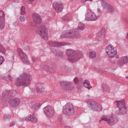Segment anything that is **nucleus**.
I'll use <instances>...</instances> for the list:
<instances>
[{"label": "nucleus", "mask_w": 128, "mask_h": 128, "mask_svg": "<svg viewBox=\"0 0 128 128\" xmlns=\"http://www.w3.org/2000/svg\"><path fill=\"white\" fill-rule=\"evenodd\" d=\"M32 80V76L30 73H23L16 78L15 84L16 86H28Z\"/></svg>", "instance_id": "1"}, {"label": "nucleus", "mask_w": 128, "mask_h": 128, "mask_svg": "<svg viewBox=\"0 0 128 128\" xmlns=\"http://www.w3.org/2000/svg\"><path fill=\"white\" fill-rule=\"evenodd\" d=\"M61 38H80V34L74 29L67 30L63 32L60 36Z\"/></svg>", "instance_id": "2"}, {"label": "nucleus", "mask_w": 128, "mask_h": 128, "mask_svg": "<svg viewBox=\"0 0 128 128\" xmlns=\"http://www.w3.org/2000/svg\"><path fill=\"white\" fill-rule=\"evenodd\" d=\"M66 56H68V60L69 62H71V64L76 62H78V60H80V55L76 54V51L72 49L66 50Z\"/></svg>", "instance_id": "3"}, {"label": "nucleus", "mask_w": 128, "mask_h": 128, "mask_svg": "<svg viewBox=\"0 0 128 128\" xmlns=\"http://www.w3.org/2000/svg\"><path fill=\"white\" fill-rule=\"evenodd\" d=\"M86 102L88 105L90 109L93 112H102V105L94 100H87Z\"/></svg>", "instance_id": "4"}, {"label": "nucleus", "mask_w": 128, "mask_h": 128, "mask_svg": "<svg viewBox=\"0 0 128 128\" xmlns=\"http://www.w3.org/2000/svg\"><path fill=\"white\" fill-rule=\"evenodd\" d=\"M41 68L47 72H56V66L52 62H44L43 63Z\"/></svg>", "instance_id": "5"}, {"label": "nucleus", "mask_w": 128, "mask_h": 128, "mask_svg": "<svg viewBox=\"0 0 128 128\" xmlns=\"http://www.w3.org/2000/svg\"><path fill=\"white\" fill-rule=\"evenodd\" d=\"M50 46V48L52 50V54H56V48H58V46H70V43L66 42H58L56 41L50 42L49 43Z\"/></svg>", "instance_id": "6"}, {"label": "nucleus", "mask_w": 128, "mask_h": 128, "mask_svg": "<svg viewBox=\"0 0 128 128\" xmlns=\"http://www.w3.org/2000/svg\"><path fill=\"white\" fill-rule=\"evenodd\" d=\"M16 94L17 93L16 90H5L2 94V100L4 102H8L10 98H14Z\"/></svg>", "instance_id": "7"}, {"label": "nucleus", "mask_w": 128, "mask_h": 128, "mask_svg": "<svg viewBox=\"0 0 128 128\" xmlns=\"http://www.w3.org/2000/svg\"><path fill=\"white\" fill-rule=\"evenodd\" d=\"M60 86L64 90L70 92V90H74V85L72 82L63 80L60 82Z\"/></svg>", "instance_id": "8"}, {"label": "nucleus", "mask_w": 128, "mask_h": 128, "mask_svg": "<svg viewBox=\"0 0 128 128\" xmlns=\"http://www.w3.org/2000/svg\"><path fill=\"white\" fill-rule=\"evenodd\" d=\"M63 112L66 116H74V108L72 104L67 103L63 106Z\"/></svg>", "instance_id": "9"}, {"label": "nucleus", "mask_w": 128, "mask_h": 128, "mask_svg": "<svg viewBox=\"0 0 128 128\" xmlns=\"http://www.w3.org/2000/svg\"><path fill=\"white\" fill-rule=\"evenodd\" d=\"M100 2L104 12H106L107 14H113V12H114V8L110 4H108L104 0L98 1L97 2Z\"/></svg>", "instance_id": "10"}, {"label": "nucleus", "mask_w": 128, "mask_h": 128, "mask_svg": "<svg viewBox=\"0 0 128 128\" xmlns=\"http://www.w3.org/2000/svg\"><path fill=\"white\" fill-rule=\"evenodd\" d=\"M106 52L107 56H108L111 58H114V56H116V54H118L116 48L112 46V44L108 45L106 47Z\"/></svg>", "instance_id": "11"}, {"label": "nucleus", "mask_w": 128, "mask_h": 128, "mask_svg": "<svg viewBox=\"0 0 128 128\" xmlns=\"http://www.w3.org/2000/svg\"><path fill=\"white\" fill-rule=\"evenodd\" d=\"M102 120H104V122H106L110 126H114L118 122V118L116 117V116L112 114L108 118H102L100 120V122H102Z\"/></svg>", "instance_id": "12"}, {"label": "nucleus", "mask_w": 128, "mask_h": 128, "mask_svg": "<svg viewBox=\"0 0 128 128\" xmlns=\"http://www.w3.org/2000/svg\"><path fill=\"white\" fill-rule=\"evenodd\" d=\"M116 106L120 110V114L124 116L128 112V110H126V102L124 100L121 101H116Z\"/></svg>", "instance_id": "13"}, {"label": "nucleus", "mask_w": 128, "mask_h": 128, "mask_svg": "<svg viewBox=\"0 0 128 128\" xmlns=\"http://www.w3.org/2000/svg\"><path fill=\"white\" fill-rule=\"evenodd\" d=\"M85 20L88 22H94L98 20V16H96L94 12H92L90 10H87L85 14Z\"/></svg>", "instance_id": "14"}, {"label": "nucleus", "mask_w": 128, "mask_h": 128, "mask_svg": "<svg viewBox=\"0 0 128 128\" xmlns=\"http://www.w3.org/2000/svg\"><path fill=\"white\" fill-rule=\"evenodd\" d=\"M38 34L42 38L46 40H48V29L46 28V27L45 26H40L38 29Z\"/></svg>", "instance_id": "15"}, {"label": "nucleus", "mask_w": 128, "mask_h": 128, "mask_svg": "<svg viewBox=\"0 0 128 128\" xmlns=\"http://www.w3.org/2000/svg\"><path fill=\"white\" fill-rule=\"evenodd\" d=\"M44 114L48 118H52L54 116V108L52 106H48L43 108Z\"/></svg>", "instance_id": "16"}, {"label": "nucleus", "mask_w": 128, "mask_h": 128, "mask_svg": "<svg viewBox=\"0 0 128 128\" xmlns=\"http://www.w3.org/2000/svg\"><path fill=\"white\" fill-rule=\"evenodd\" d=\"M17 52L18 53V54L24 64H30V60L28 58V56L24 52V51L22 50L20 48H18L17 49Z\"/></svg>", "instance_id": "17"}, {"label": "nucleus", "mask_w": 128, "mask_h": 128, "mask_svg": "<svg viewBox=\"0 0 128 128\" xmlns=\"http://www.w3.org/2000/svg\"><path fill=\"white\" fill-rule=\"evenodd\" d=\"M53 8L55 10L56 12L60 14L62 12L64 6H62V3L60 2H55L52 5Z\"/></svg>", "instance_id": "18"}, {"label": "nucleus", "mask_w": 128, "mask_h": 128, "mask_svg": "<svg viewBox=\"0 0 128 128\" xmlns=\"http://www.w3.org/2000/svg\"><path fill=\"white\" fill-rule=\"evenodd\" d=\"M4 12L0 10V30H2L4 28V24H6Z\"/></svg>", "instance_id": "19"}, {"label": "nucleus", "mask_w": 128, "mask_h": 128, "mask_svg": "<svg viewBox=\"0 0 128 128\" xmlns=\"http://www.w3.org/2000/svg\"><path fill=\"white\" fill-rule=\"evenodd\" d=\"M8 104L12 108H16L20 104V100L18 98H14L9 100Z\"/></svg>", "instance_id": "20"}, {"label": "nucleus", "mask_w": 128, "mask_h": 128, "mask_svg": "<svg viewBox=\"0 0 128 128\" xmlns=\"http://www.w3.org/2000/svg\"><path fill=\"white\" fill-rule=\"evenodd\" d=\"M104 36H106V29L102 28L98 32L96 38L98 40V42H100L102 40H104Z\"/></svg>", "instance_id": "21"}, {"label": "nucleus", "mask_w": 128, "mask_h": 128, "mask_svg": "<svg viewBox=\"0 0 128 128\" xmlns=\"http://www.w3.org/2000/svg\"><path fill=\"white\" fill-rule=\"evenodd\" d=\"M32 18L34 22H35V24H42V17H40V16L36 13H34L32 14Z\"/></svg>", "instance_id": "22"}, {"label": "nucleus", "mask_w": 128, "mask_h": 128, "mask_svg": "<svg viewBox=\"0 0 128 128\" xmlns=\"http://www.w3.org/2000/svg\"><path fill=\"white\" fill-rule=\"evenodd\" d=\"M128 63V58L127 56L120 58L117 61V64L118 66H122Z\"/></svg>", "instance_id": "23"}, {"label": "nucleus", "mask_w": 128, "mask_h": 128, "mask_svg": "<svg viewBox=\"0 0 128 128\" xmlns=\"http://www.w3.org/2000/svg\"><path fill=\"white\" fill-rule=\"evenodd\" d=\"M26 122H32L36 124L38 122V118L35 116H32L30 114V116H28L26 118Z\"/></svg>", "instance_id": "24"}, {"label": "nucleus", "mask_w": 128, "mask_h": 128, "mask_svg": "<svg viewBox=\"0 0 128 128\" xmlns=\"http://www.w3.org/2000/svg\"><path fill=\"white\" fill-rule=\"evenodd\" d=\"M83 84L85 88H88V90H90L92 86H90V82L88 80H84L83 82Z\"/></svg>", "instance_id": "25"}, {"label": "nucleus", "mask_w": 128, "mask_h": 128, "mask_svg": "<svg viewBox=\"0 0 128 128\" xmlns=\"http://www.w3.org/2000/svg\"><path fill=\"white\" fill-rule=\"evenodd\" d=\"M40 106H42L40 103H36L32 104V109L35 110H38Z\"/></svg>", "instance_id": "26"}, {"label": "nucleus", "mask_w": 128, "mask_h": 128, "mask_svg": "<svg viewBox=\"0 0 128 128\" xmlns=\"http://www.w3.org/2000/svg\"><path fill=\"white\" fill-rule=\"evenodd\" d=\"M89 56L90 58H96V53L94 50L90 51Z\"/></svg>", "instance_id": "27"}, {"label": "nucleus", "mask_w": 128, "mask_h": 128, "mask_svg": "<svg viewBox=\"0 0 128 128\" xmlns=\"http://www.w3.org/2000/svg\"><path fill=\"white\" fill-rule=\"evenodd\" d=\"M36 90L38 92H42L44 90V88L42 86L39 85L36 87Z\"/></svg>", "instance_id": "28"}, {"label": "nucleus", "mask_w": 128, "mask_h": 128, "mask_svg": "<svg viewBox=\"0 0 128 128\" xmlns=\"http://www.w3.org/2000/svg\"><path fill=\"white\" fill-rule=\"evenodd\" d=\"M6 48H4V46L0 43V54H6Z\"/></svg>", "instance_id": "29"}, {"label": "nucleus", "mask_w": 128, "mask_h": 128, "mask_svg": "<svg viewBox=\"0 0 128 128\" xmlns=\"http://www.w3.org/2000/svg\"><path fill=\"white\" fill-rule=\"evenodd\" d=\"M56 56L59 58H62L64 56V52L62 51H58V52H56Z\"/></svg>", "instance_id": "30"}, {"label": "nucleus", "mask_w": 128, "mask_h": 128, "mask_svg": "<svg viewBox=\"0 0 128 128\" xmlns=\"http://www.w3.org/2000/svg\"><path fill=\"white\" fill-rule=\"evenodd\" d=\"M93 0H80V2L86 6H90V4H86V2H92Z\"/></svg>", "instance_id": "31"}, {"label": "nucleus", "mask_w": 128, "mask_h": 128, "mask_svg": "<svg viewBox=\"0 0 128 128\" xmlns=\"http://www.w3.org/2000/svg\"><path fill=\"white\" fill-rule=\"evenodd\" d=\"M78 28L80 30H84V24L82 22H80L78 25Z\"/></svg>", "instance_id": "32"}, {"label": "nucleus", "mask_w": 128, "mask_h": 128, "mask_svg": "<svg viewBox=\"0 0 128 128\" xmlns=\"http://www.w3.org/2000/svg\"><path fill=\"white\" fill-rule=\"evenodd\" d=\"M62 20L64 22H68L70 20V16H68V14H66V15H64L62 18Z\"/></svg>", "instance_id": "33"}, {"label": "nucleus", "mask_w": 128, "mask_h": 128, "mask_svg": "<svg viewBox=\"0 0 128 128\" xmlns=\"http://www.w3.org/2000/svg\"><path fill=\"white\" fill-rule=\"evenodd\" d=\"M102 90L104 92H110V86L105 85L104 86L102 87Z\"/></svg>", "instance_id": "34"}, {"label": "nucleus", "mask_w": 128, "mask_h": 128, "mask_svg": "<svg viewBox=\"0 0 128 128\" xmlns=\"http://www.w3.org/2000/svg\"><path fill=\"white\" fill-rule=\"evenodd\" d=\"M21 10V14L22 16H24L26 14V8L24 6H22L20 9Z\"/></svg>", "instance_id": "35"}, {"label": "nucleus", "mask_w": 128, "mask_h": 128, "mask_svg": "<svg viewBox=\"0 0 128 128\" xmlns=\"http://www.w3.org/2000/svg\"><path fill=\"white\" fill-rule=\"evenodd\" d=\"M10 114H6L4 116V120H10Z\"/></svg>", "instance_id": "36"}, {"label": "nucleus", "mask_w": 128, "mask_h": 128, "mask_svg": "<svg viewBox=\"0 0 128 128\" xmlns=\"http://www.w3.org/2000/svg\"><path fill=\"white\" fill-rule=\"evenodd\" d=\"M19 20L20 22H25L26 20V18H24V16H20L19 18Z\"/></svg>", "instance_id": "37"}, {"label": "nucleus", "mask_w": 128, "mask_h": 128, "mask_svg": "<svg viewBox=\"0 0 128 128\" xmlns=\"http://www.w3.org/2000/svg\"><path fill=\"white\" fill-rule=\"evenodd\" d=\"M4 62V58L2 56L0 57V66H2V64Z\"/></svg>", "instance_id": "38"}, {"label": "nucleus", "mask_w": 128, "mask_h": 128, "mask_svg": "<svg viewBox=\"0 0 128 128\" xmlns=\"http://www.w3.org/2000/svg\"><path fill=\"white\" fill-rule=\"evenodd\" d=\"M74 82H76V84H78L80 80H78V77H76L74 79Z\"/></svg>", "instance_id": "39"}, {"label": "nucleus", "mask_w": 128, "mask_h": 128, "mask_svg": "<svg viewBox=\"0 0 128 128\" xmlns=\"http://www.w3.org/2000/svg\"><path fill=\"white\" fill-rule=\"evenodd\" d=\"M8 78L9 80H11V82L12 81V76H10V74H8Z\"/></svg>", "instance_id": "40"}, {"label": "nucleus", "mask_w": 128, "mask_h": 128, "mask_svg": "<svg viewBox=\"0 0 128 128\" xmlns=\"http://www.w3.org/2000/svg\"><path fill=\"white\" fill-rule=\"evenodd\" d=\"M24 50H30V46H26L25 47H24Z\"/></svg>", "instance_id": "41"}, {"label": "nucleus", "mask_w": 128, "mask_h": 128, "mask_svg": "<svg viewBox=\"0 0 128 128\" xmlns=\"http://www.w3.org/2000/svg\"><path fill=\"white\" fill-rule=\"evenodd\" d=\"M34 2V0H28L27 2L28 4H32Z\"/></svg>", "instance_id": "42"}, {"label": "nucleus", "mask_w": 128, "mask_h": 128, "mask_svg": "<svg viewBox=\"0 0 128 128\" xmlns=\"http://www.w3.org/2000/svg\"><path fill=\"white\" fill-rule=\"evenodd\" d=\"M14 124H16L15 122H12L10 125V128H12V126H14Z\"/></svg>", "instance_id": "43"}, {"label": "nucleus", "mask_w": 128, "mask_h": 128, "mask_svg": "<svg viewBox=\"0 0 128 128\" xmlns=\"http://www.w3.org/2000/svg\"><path fill=\"white\" fill-rule=\"evenodd\" d=\"M36 56H32V62H34L36 61Z\"/></svg>", "instance_id": "44"}, {"label": "nucleus", "mask_w": 128, "mask_h": 128, "mask_svg": "<svg viewBox=\"0 0 128 128\" xmlns=\"http://www.w3.org/2000/svg\"><path fill=\"white\" fill-rule=\"evenodd\" d=\"M124 20H125V22L128 24V16H125L124 18Z\"/></svg>", "instance_id": "45"}, {"label": "nucleus", "mask_w": 128, "mask_h": 128, "mask_svg": "<svg viewBox=\"0 0 128 128\" xmlns=\"http://www.w3.org/2000/svg\"><path fill=\"white\" fill-rule=\"evenodd\" d=\"M97 12L98 14H101L102 13V10L100 9L99 8H97Z\"/></svg>", "instance_id": "46"}, {"label": "nucleus", "mask_w": 128, "mask_h": 128, "mask_svg": "<svg viewBox=\"0 0 128 128\" xmlns=\"http://www.w3.org/2000/svg\"><path fill=\"white\" fill-rule=\"evenodd\" d=\"M13 26H18V24H17L16 22H14V23L13 24Z\"/></svg>", "instance_id": "47"}, {"label": "nucleus", "mask_w": 128, "mask_h": 128, "mask_svg": "<svg viewBox=\"0 0 128 128\" xmlns=\"http://www.w3.org/2000/svg\"><path fill=\"white\" fill-rule=\"evenodd\" d=\"M62 68H65V70H66L68 68V66H63Z\"/></svg>", "instance_id": "48"}, {"label": "nucleus", "mask_w": 128, "mask_h": 128, "mask_svg": "<svg viewBox=\"0 0 128 128\" xmlns=\"http://www.w3.org/2000/svg\"><path fill=\"white\" fill-rule=\"evenodd\" d=\"M111 63H112V64H116V62H114V61H112V62H111Z\"/></svg>", "instance_id": "49"}, {"label": "nucleus", "mask_w": 128, "mask_h": 128, "mask_svg": "<svg viewBox=\"0 0 128 128\" xmlns=\"http://www.w3.org/2000/svg\"><path fill=\"white\" fill-rule=\"evenodd\" d=\"M76 88H77L78 90H80V86H77Z\"/></svg>", "instance_id": "50"}, {"label": "nucleus", "mask_w": 128, "mask_h": 128, "mask_svg": "<svg viewBox=\"0 0 128 128\" xmlns=\"http://www.w3.org/2000/svg\"><path fill=\"white\" fill-rule=\"evenodd\" d=\"M120 58V56H117L116 57V58Z\"/></svg>", "instance_id": "51"}, {"label": "nucleus", "mask_w": 128, "mask_h": 128, "mask_svg": "<svg viewBox=\"0 0 128 128\" xmlns=\"http://www.w3.org/2000/svg\"><path fill=\"white\" fill-rule=\"evenodd\" d=\"M60 119L59 120L60 121V120H62V116H60Z\"/></svg>", "instance_id": "52"}, {"label": "nucleus", "mask_w": 128, "mask_h": 128, "mask_svg": "<svg viewBox=\"0 0 128 128\" xmlns=\"http://www.w3.org/2000/svg\"><path fill=\"white\" fill-rule=\"evenodd\" d=\"M126 78H128V76H126Z\"/></svg>", "instance_id": "53"}, {"label": "nucleus", "mask_w": 128, "mask_h": 128, "mask_svg": "<svg viewBox=\"0 0 128 128\" xmlns=\"http://www.w3.org/2000/svg\"><path fill=\"white\" fill-rule=\"evenodd\" d=\"M88 96H90V95H88Z\"/></svg>", "instance_id": "54"}, {"label": "nucleus", "mask_w": 128, "mask_h": 128, "mask_svg": "<svg viewBox=\"0 0 128 128\" xmlns=\"http://www.w3.org/2000/svg\"><path fill=\"white\" fill-rule=\"evenodd\" d=\"M72 0V2H74V0Z\"/></svg>", "instance_id": "55"}]
</instances>
